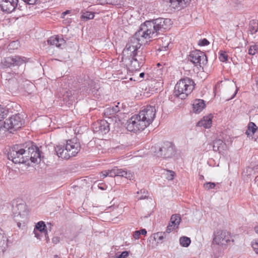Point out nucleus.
I'll return each mask as SVG.
<instances>
[{
    "label": "nucleus",
    "instance_id": "f257e3e1",
    "mask_svg": "<svg viewBox=\"0 0 258 258\" xmlns=\"http://www.w3.org/2000/svg\"><path fill=\"white\" fill-rule=\"evenodd\" d=\"M171 25L169 19L159 18L146 21L141 24L139 30L132 36L123 50V55H129L131 52L140 49L145 39L157 36L169 29Z\"/></svg>",
    "mask_w": 258,
    "mask_h": 258
},
{
    "label": "nucleus",
    "instance_id": "f03ea898",
    "mask_svg": "<svg viewBox=\"0 0 258 258\" xmlns=\"http://www.w3.org/2000/svg\"><path fill=\"white\" fill-rule=\"evenodd\" d=\"M8 157L15 164L25 163L29 160L35 163L41 160L38 148L31 143L14 145L10 149Z\"/></svg>",
    "mask_w": 258,
    "mask_h": 258
},
{
    "label": "nucleus",
    "instance_id": "7ed1b4c3",
    "mask_svg": "<svg viewBox=\"0 0 258 258\" xmlns=\"http://www.w3.org/2000/svg\"><path fill=\"white\" fill-rule=\"evenodd\" d=\"M157 108L155 105H147L137 114L132 116L127 121L126 129L137 133L144 130L154 120Z\"/></svg>",
    "mask_w": 258,
    "mask_h": 258
},
{
    "label": "nucleus",
    "instance_id": "20e7f679",
    "mask_svg": "<svg viewBox=\"0 0 258 258\" xmlns=\"http://www.w3.org/2000/svg\"><path fill=\"white\" fill-rule=\"evenodd\" d=\"M81 146L76 139L69 140L65 145H58L55 147L56 154L59 158L68 159L75 156L80 151Z\"/></svg>",
    "mask_w": 258,
    "mask_h": 258
},
{
    "label": "nucleus",
    "instance_id": "39448f33",
    "mask_svg": "<svg viewBox=\"0 0 258 258\" xmlns=\"http://www.w3.org/2000/svg\"><path fill=\"white\" fill-rule=\"evenodd\" d=\"M195 85V82L189 78L180 79L175 86L173 95L179 99H184L192 92Z\"/></svg>",
    "mask_w": 258,
    "mask_h": 258
},
{
    "label": "nucleus",
    "instance_id": "423d86ee",
    "mask_svg": "<svg viewBox=\"0 0 258 258\" xmlns=\"http://www.w3.org/2000/svg\"><path fill=\"white\" fill-rule=\"evenodd\" d=\"M23 120L19 114L11 116L4 121V127L7 130H17L21 127Z\"/></svg>",
    "mask_w": 258,
    "mask_h": 258
},
{
    "label": "nucleus",
    "instance_id": "0eeeda50",
    "mask_svg": "<svg viewBox=\"0 0 258 258\" xmlns=\"http://www.w3.org/2000/svg\"><path fill=\"white\" fill-rule=\"evenodd\" d=\"M188 60L196 67H202L207 63V58L205 53L200 50H195L191 51L188 56Z\"/></svg>",
    "mask_w": 258,
    "mask_h": 258
},
{
    "label": "nucleus",
    "instance_id": "6e6552de",
    "mask_svg": "<svg viewBox=\"0 0 258 258\" xmlns=\"http://www.w3.org/2000/svg\"><path fill=\"white\" fill-rule=\"evenodd\" d=\"M13 212L14 215L15 220L17 222V225L20 227L21 222L24 223L26 219L27 212L25 205L20 204L14 207Z\"/></svg>",
    "mask_w": 258,
    "mask_h": 258
},
{
    "label": "nucleus",
    "instance_id": "1a4fd4ad",
    "mask_svg": "<svg viewBox=\"0 0 258 258\" xmlns=\"http://www.w3.org/2000/svg\"><path fill=\"white\" fill-rule=\"evenodd\" d=\"M175 152L174 145L170 142H166L162 147H158V151H155V155L157 157L169 158L174 155Z\"/></svg>",
    "mask_w": 258,
    "mask_h": 258
},
{
    "label": "nucleus",
    "instance_id": "9d476101",
    "mask_svg": "<svg viewBox=\"0 0 258 258\" xmlns=\"http://www.w3.org/2000/svg\"><path fill=\"white\" fill-rule=\"evenodd\" d=\"M232 241L231 237L229 233L226 231L218 230L214 233V237L213 242L218 245H225Z\"/></svg>",
    "mask_w": 258,
    "mask_h": 258
},
{
    "label": "nucleus",
    "instance_id": "9b49d317",
    "mask_svg": "<svg viewBox=\"0 0 258 258\" xmlns=\"http://www.w3.org/2000/svg\"><path fill=\"white\" fill-rule=\"evenodd\" d=\"M94 132L98 134H106L109 130V124L105 120H101L94 123L92 125Z\"/></svg>",
    "mask_w": 258,
    "mask_h": 258
},
{
    "label": "nucleus",
    "instance_id": "f8f14e48",
    "mask_svg": "<svg viewBox=\"0 0 258 258\" xmlns=\"http://www.w3.org/2000/svg\"><path fill=\"white\" fill-rule=\"evenodd\" d=\"M27 58L25 57L15 56L6 58L4 60V64L8 68L15 66H21L26 62Z\"/></svg>",
    "mask_w": 258,
    "mask_h": 258
},
{
    "label": "nucleus",
    "instance_id": "ddd939ff",
    "mask_svg": "<svg viewBox=\"0 0 258 258\" xmlns=\"http://www.w3.org/2000/svg\"><path fill=\"white\" fill-rule=\"evenodd\" d=\"M122 60L125 63L130 71H139L143 64H141L140 63L130 56L129 55H123Z\"/></svg>",
    "mask_w": 258,
    "mask_h": 258
},
{
    "label": "nucleus",
    "instance_id": "4468645a",
    "mask_svg": "<svg viewBox=\"0 0 258 258\" xmlns=\"http://www.w3.org/2000/svg\"><path fill=\"white\" fill-rule=\"evenodd\" d=\"M18 0H0V7L3 12H12L17 7Z\"/></svg>",
    "mask_w": 258,
    "mask_h": 258
},
{
    "label": "nucleus",
    "instance_id": "2eb2a0df",
    "mask_svg": "<svg viewBox=\"0 0 258 258\" xmlns=\"http://www.w3.org/2000/svg\"><path fill=\"white\" fill-rule=\"evenodd\" d=\"M181 219L180 215H172L171 217L170 222L167 227L166 232L169 233L171 231L177 228L181 222Z\"/></svg>",
    "mask_w": 258,
    "mask_h": 258
},
{
    "label": "nucleus",
    "instance_id": "dca6fc26",
    "mask_svg": "<svg viewBox=\"0 0 258 258\" xmlns=\"http://www.w3.org/2000/svg\"><path fill=\"white\" fill-rule=\"evenodd\" d=\"M169 6L174 9H180L184 8L190 0H165Z\"/></svg>",
    "mask_w": 258,
    "mask_h": 258
},
{
    "label": "nucleus",
    "instance_id": "f3484780",
    "mask_svg": "<svg viewBox=\"0 0 258 258\" xmlns=\"http://www.w3.org/2000/svg\"><path fill=\"white\" fill-rule=\"evenodd\" d=\"M48 44L51 45H55L57 47H61L66 43L65 40L62 36L55 35L50 37L47 40Z\"/></svg>",
    "mask_w": 258,
    "mask_h": 258
},
{
    "label": "nucleus",
    "instance_id": "a211bd4d",
    "mask_svg": "<svg viewBox=\"0 0 258 258\" xmlns=\"http://www.w3.org/2000/svg\"><path fill=\"white\" fill-rule=\"evenodd\" d=\"M129 56L136 60L137 59V61H138L141 64H144L145 62L146 56L141 50H138L131 52V53H129Z\"/></svg>",
    "mask_w": 258,
    "mask_h": 258
},
{
    "label": "nucleus",
    "instance_id": "6ab92c4d",
    "mask_svg": "<svg viewBox=\"0 0 258 258\" xmlns=\"http://www.w3.org/2000/svg\"><path fill=\"white\" fill-rule=\"evenodd\" d=\"M213 148L214 151H218L220 153H223L227 148V146L222 140L218 139L213 142Z\"/></svg>",
    "mask_w": 258,
    "mask_h": 258
},
{
    "label": "nucleus",
    "instance_id": "aec40b11",
    "mask_svg": "<svg viewBox=\"0 0 258 258\" xmlns=\"http://www.w3.org/2000/svg\"><path fill=\"white\" fill-rule=\"evenodd\" d=\"M212 118L213 116L211 114L204 116L197 123V125L198 126H203L206 128H208L211 126Z\"/></svg>",
    "mask_w": 258,
    "mask_h": 258
},
{
    "label": "nucleus",
    "instance_id": "412c9836",
    "mask_svg": "<svg viewBox=\"0 0 258 258\" xmlns=\"http://www.w3.org/2000/svg\"><path fill=\"white\" fill-rule=\"evenodd\" d=\"M8 239L4 231L0 228V252L4 253L8 247Z\"/></svg>",
    "mask_w": 258,
    "mask_h": 258
},
{
    "label": "nucleus",
    "instance_id": "4be33fe9",
    "mask_svg": "<svg viewBox=\"0 0 258 258\" xmlns=\"http://www.w3.org/2000/svg\"><path fill=\"white\" fill-rule=\"evenodd\" d=\"M205 101L202 99H196L192 104L193 112L198 113L202 111L205 108Z\"/></svg>",
    "mask_w": 258,
    "mask_h": 258
},
{
    "label": "nucleus",
    "instance_id": "5701e85b",
    "mask_svg": "<svg viewBox=\"0 0 258 258\" xmlns=\"http://www.w3.org/2000/svg\"><path fill=\"white\" fill-rule=\"evenodd\" d=\"M119 103L118 102L117 104H114L112 106L106 108L104 110V115L106 116H108L111 115H114L120 111V107L119 106Z\"/></svg>",
    "mask_w": 258,
    "mask_h": 258
},
{
    "label": "nucleus",
    "instance_id": "b1692460",
    "mask_svg": "<svg viewBox=\"0 0 258 258\" xmlns=\"http://www.w3.org/2000/svg\"><path fill=\"white\" fill-rule=\"evenodd\" d=\"M63 100L67 105H72L75 101V97L71 91H67L63 95Z\"/></svg>",
    "mask_w": 258,
    "mask_h": 258
},
{
    "label": "nucleus",
    "instance_id": "393cba45",
    "mask_svg": "<svg viewBox=\"0 0 258 258\" xmlns=\"http://www.w3.org/2000/svg\"><path fill=\"white\" fill-rule=\"evenodd\" d=\"M45 228L46 225L44 222L43 221H39L36 225L34 229H37V231H39V232H40L41 233H44L46 239H48L47 232L45 229Z\"/></svg>",
    "mask_w": 258,
    "mask_h": 258
},
{
    "label": "nucleus",
    "instance_id": "a878e982",
    "mask_svg": "<svg viewBox=\"0 0 258 258\" xmlns=\"http://www.w3.org/2000/svg\"><path fill=\"white\" fill-rule=\"evenodd\" d=\"M117 176H121L126 178L128 179H131L133 177L132 173L122 169H119L117 168L116 170Z\"/></svg>",
    "mask_w": 258,
    "mask_h": 258
},
{
    "label": "nucleus",
    "instance_id": "bb28decb",
    "mask_svg": "<svg viewBox=\"0 0 258 258\" xmlns=\"http://www.w3.org/2000/svg\"><path fill=\"white\" fill-rule=\"evenodd\" d=\"M89 88L86 90L87 93H93L94 94L96 93L98 91L99 86L94 81H91L88 84Z\"/></svg>",
    "mask_w": 258,
    "mask_h": 258
},
{
    "label": "nucleus",
    "instance_id": "cd10ccee",
    "mask_svg": "<svg viewBox=\"0 0 258 258\" xmlns=\"http://www.w3.org/2000/svg\"><path fill=\"white\" fill-rule=\"evenodd\" d=\"M257 127L254 123L250 122L248 124V129L246 131L245 134L248 136H252L255 133Z\"/></svg>",
    "mask_w": 258,
    "mask_h": 258
},
{
    "label": "nucleus",
    "instance_id": "c85d7f7f",
    "mask_svg": "<svg viewBox=\"0 0 258 258\" xmlns=\"http://www.w3.org/2000/svg\"><path fill=\"white\" fill-rule=\"evenodd\" d=\"M190 243V239L188 237L183 236L179 238V243L183 247H188Z\"/></svg>",
    "mask_w": 258,
    "mask_h": 258
},
{
    "label": "nucleus",
    "instance_id": "c756f323",
    "mask_svg": "<svg viewBox=\"0 0 258 258\" xmlns=\"http://www.w3.org/2000/svg\"><path fill=\"white\" fill-rule=\"evenodd\" d=\"M94 17V13L90 12H83L81 18L82 20L87 21L93 19Z\"/></svg>",
    "mask_w": 258,
    "mask_h": 258
},
{
    "label": "nucleus",
    "instance_id": "7c9ffc66",
    "mask_svg": "<svg viewBox=\"0 0 258 258\" xmlns=\"http://www.w3.org/2000/svg\"><path fill=\"white\" fill-rule=\"evenodd\" d=\"M162 174L168 180H172L174 179L175 172L172 170H164Z\"/></svg>",
    "mask_w": 258,
    "mask_h": 258
},
{
    "label": "nucleus",
    "instance_id": "2f4dec72",
    "mask_svg": "<svg viewBox=\"0 0 258 258\" xmlns=\"http://www.w3.org/2000/svg\"><path fill=\"white\" fill-rule=\"evenodd\" d=\"M228 56L226 52L221 50L219 52V59L221 61L226 62L228 60Z\"/></svg>",
    "mask_w": 258,
    "mask_h": 258
},
{
    "label": "nucleus",
    "instance_id": "473e14b6",
    "mask_svg": "<svg viewBox=\"0 0 258 258\" xmlns=\"http://www.w3.org/2000/svg\"><path fill=\"white\" fill-rule=\"evenodd\" d=\"M258 51V45L254 44L251 45L248 49V54L251 55L255 54Z\"/></svg>",
    "mask_w": 258,
    "mask_h": 258
},
{
    "label": "nucleus",
    "instance_id": "72a5a7b5",
    "mask_svg": "<svg viewBox=\"0 0 258 258\" xmlns=\"http://www.w3.org/2000/svg\"><path fill=\"white\" fill-rule=\"evenodd\" d=\"M256 171H253V168L250 167H247L244 169L242 174L246 176H250L252 174L255 173Z\"/></svg>",
    "mask_w": 258,
    "mask_h": 258
},
{
    "label": "nucleus",
    "instance_id": "f704fd0d",
    "mask_svg": "<svg viewBox=\"0 0 258 258\" xmlns=\"http://www.w3.org/2000/svg\"><path fill=\"white\" fill-rule=\"evenodd\" d=\"M165 234V232H157L156 233H155L154 234V238L155 240L157 239L158 240V243L163 239L164 238V235Z\"/></svg>",
    "mask_w": 258,
    "mask_h": 258
},
{
    "label": "nucleus",
    "instance_id": "c9c22d12",
    "mask_svg": "<svg viewBox=\"0 0 258 258\" xmlns=\"http://www.w3.org/2000/svg\"><path fill=\"white\" fill-rule=\"evenodd\" d=\"M137 194H144L142 196H141V197H139L138 198V200H144V199H146L148 197V196H147L148 192L145 189H141L140 191H137Z\"/></svg>",
    "mask_w": 258,
    "mask_h": 258
},
{
    "label": "nucleus",
    "instance_id": "e433bc0d",
    "mask_svg": "<svg viewBox=\"0 0 258 258\" xmlns=\"http://www.w3.org/2000/svg\"><path fill=\"white\" fill-rule=\"evenodd\" d=\"M215 183L214 182H208L204 184V187L205 189L209 190L213 189L215 187Z\"/></svg>",
    "mask_w": 258,
    "mask_h": 258
},
{
    "label": "nucleus",
    "instance_id": "4c0bfd02",
    "mask_svg": "<svg viewBox=\"0 0 258 258\" xmlns=\"http://www.w3.org/2000/svg\"><path fill=\"white\" fill-rule=\"evenodd\" d=\"M19 46V43L18 41H13L9 45V49H17Z\"/></svg>",
    "mask_w": 258,
    "mask_h": 258
},
{
    "label": "nucleus",
    "instance_id": "58836bf2",
    "mask_svg": "<svg viewBox=\"0 0 258 258\" xmlns=\"http://www.w3.org/2000/svg\"><path fill=\"white\" fill-rule=\"evenodd\" d=\"M251 246L254 251L258 254V239L254 240L251 242Z\"/></svg>",
    "mask_w": 258,
    "mask_h": 258
},
{
    "label": "nucleus",
    "instance_id": "ea45409f",
    "mask_svg": "<svg viewBox=\"0 0 258 258\" xmlns=\"http://www.w3.org/2000/svg\"><path fill=\"white\" fill-rule=\"evenodd\" d=\"M116 170H117V168H114L110 170H107L108 176L112 177L117 176V173H116L117 171Z\"/></svg>",
    "mask_w": 258,
    "mask_h": 258
},
{
    "label": "nucleus",
    "instance_id": "a19ab883",
    "mask_svg": "<svg viewBox=\"0 0 258 258\" xmlns=\"http://www.w3.org/2000/svg\"><path fill=\"white\" fill-rule=\"evenodd\" d=\"M7 114V111L4 108L0 106V121L4 118L5 115Z\"/></svg>",
    "mask_w": 258,
    "mask_h": 258
},
{
    "label": "nucleus",
    "instance_id": "79ce46f5",
    "mask_svg": "<svg viewBox=\"0 0 258 258\" xmlns=\"http://www.w3.org/2000/svg\"><path fill=\"white\" fill-rule=\"evenodd\" d=\"M209 43L208 40L206 38L200 40L198 42V44L200 46H206L209 45Z\"/></svg>",
    "mask_w": 258,
    "mask_h": 258
},
{
    "label": "nucleus",
    "instance_id": "37998d69",
    "mask_svg": "<svg viewBox=\"0 0 258 258\" xmlns=\"http://www.w3.org/2000/svg\"><path fill=\"white\" fill-rule=\"evenodd\" d=\"M116 255V257L117 258H126L129 255V252L127 251H124L119 254L117 253Z\"/></svg>",
    "mask_w": 258,
    "mask_h": 258
},
{
    "label": "nucleus",
    "instance_id": "c03bdc74",
    "mask_svg": "<svg viewBox=\"0 0 258 258\" xmlns=\"http://www.w3.org/2000/svg\"><path fill=\"white\" fill-rule=\"evenodd\" d=\"M140 235L141 231L140 230H137L134 232L133 237L135 239H138L140 238Z\"/></svg>",
    "mask_w": 258,
    "mask_h": 258
},
{
    "label": "nucleus",
    "instance_id": "a18cd8bd",
    "mask_svg": "<svg viewBox=\"0 0 258 258\" xmlns=\"http://www.w3.org/2000/svg\"><path fill=\"white\" fill-rule=\"evenodd\" d=\"M33 233L35 234V236L39 239H41V235L40 233H41L40 232H39V231H37V229H34Z\"/></svg>",
    "mask_w": 258,
    "mask_h": 258
},
{
    "label": "nucleus",
    "instance_id": "49530a36",
    "mask_svg": "<svg viewBox=\"0 0 258 258\" xmlns=\"http://www.w3.org/2000/svg\"><path fill=\"white\" fill-rule=\"evenodd\" d=\"M22 1H24L25 3H26L27 4L34 5V4H36V3L38 0H22Z\"/></svg>",
    "mask_w": 258,
    "mask_h": 258
},
{
    "label": "nucleus",
    "instance_id": "de8ad7c7",
    "mask_svg": "<svg viewBox=\"0 0 258 258\" xmlns=\"http://www.w3.org/2000/svg\"><path fill=\"white\" fill-rule=\"evenodd\" d=\"M258 30V26L257 25L256 26L250 27L249 31L251 32V34L257 32Z\"/></svg>",
    "mask_w": 258,
    "mask_h": 258
},
{
    "label": "nucleus",
    "instance_id": "09e8293b",
    "mask_svg": "<svg viewBox=\"0 0 258 258\" xmlns=\"http://www.w3.org/2000/svg\"><path fill=\"white\" fill-rule=\"evenodd\" d=\"M107 176H108V174L107 171H104L101 172L100 175V177L102 178H104Z\"/></svg>",
    "mask_w": 258,
    "mask_h": 258
},
{
    "label": "nucleus",
    "instance_id": "8fccbe9b",
    "mask_svg": "<svg viewBox=\"0 0 258 258\" xmlns=\"http://www.w3.org/2000/svg\"><path fill=\"white\" fill-rule=\"evenodd\" d=\"M59 237H54L52 238V242L54 244H57V243H58L59 242Z\"/></svg>",
    "mask_w": 258,
    "mask_h": 258
},
{
    "label": "nucleus",
    "instance_id": "3c124183",
    "mask_svg": "<svg viewBox=\"0 0 258 258\" xmlns=\"http://www.w3.org/2000/svg\"><path fill=\"white\" fill-rule=\"evenodd\" d=\"M140 231H141V234L145 235L147 234V231L145 229H142Z\"/></svg>",
    "mask_w": 258,
    "mask_h": 258
},
{
    "label": "nucleus",
    "instance_id": "603ef678",
    "mask_svg": "<svg viewBox=\"0 0 258 258\" xmlns=\"http://www.w3.org/2000/svg\"><path fill=\"white\" fill-rule=\"evenodd\" d=\"M237 91H238V89H236V90L235 91L234 94H233V95L231 96V97L230 98V99H233L236 95L237 93Z\"/></svg>",
    "mask_w": 258,
    "mask_h": 258
},
{
    "label": "nucleus",
    "instance_id": "864d4df0",
    "mask_svg": "<svg viewBox=\"0 0 258 258\" xmlns=\"http://www.w3.org/2000/svg\"><path fill=\"white\" fill-rule=\"evenodd\" d=\"M255 183L258 186V175L255 178Z\"/></svg>",
    "mask_w": 258,
    "mask_h": 258
},
{
    "label": "nucleus",
    "instance_id": "5fc2aeb1",
    "mask_svg": "<svg viewBox=\"0 0 258 258\" xmlns=\"http://www.w3.org/2000/svg\"><path fill=\"white\" fill-rule=\"evenodd\" d=\"M144 76H145V73H143H143H140V75H139L140 77V78H144Z\"/></svg>",
    "mask_w": 258,
    "mask_h": 258
},
{
    "label": "nucleus",
    "instance_id": "6e6d98bb",
    "mask_svg": "<svg viewBox=\"0 0 258 258\" xmlns=\"http://www.w3.org/2000/svg\"><path fill=\"white\" fill-rule=\"evenodd\" d=\"M63 13L64 14L67 15V14H70L71 13V11L67 10L65 12H63Z\"/></svg>",
    "mask_w": 258,
    "mask_h": 258
},
{
    "label": "nucleus",
    "instance_id": "4d7b16f0",
    "mask_svg": "<svg viewBox=\"0 0 258 258\" xmlns=\"http://www.w3.org/2000/svg\"><path fill=\"white\" fill-rule=\"evenodd\" d=\"M254 230L255 232L258 234V225L254 227Z\"/></svg>",
    "mask_w": 258,
    "mask_h": 258
},
{
    "label": "nucleus",
    "instance_id": "13d9d810",
    "mask_svg": "<svg viewBox=\"0 0 258 258\" xmlns=\"http://www.w3.org/2000/svg\"><path fill=\"white\" fill-rule=\"evenodd\" d=\"M66 15L64 14L63 13H62L61 14V18H64V17Z\"/></svg>",
    "mask_w": 258,
    "mask_h": 258
},
{
    "label": "nucleus",
    "instance_id": "bf43d9fd",
    "mask_svg": "<svg viewBox=\"0 0 258 258\" xmlns=\"http://www.w3.org/2000/svg\"><path fill=\"white\" fill-rule=\"evenodd\" d=\"M99 188L102 189V190H104V188L103 187V186H101L100 185L98 186Z\"/></svg>",
    "mask_w": 258,
    "mask_h": 258
},
{
    "label": "nucleus",
    "instance_id": "052dcab7",
    "mask_svg": "<svg viewBox=\"0 0 258 258\" xmlns=\"http://www.w3.org/2000/svg\"><path fill=\"white\" fill-rule=\"evenodd\" d=\"M53 258H60L57 255H55Z\"/></svg>",
    "mask_w": 258,
    "mask_h": 258
},
{
    "label": "nucleus",
    "instance_id": "680f3d73",
    "mask_svg": "<svg viewBox=\"0 0 258 258\" xmlns=\"http://www.w3.org/2000/svg\"><path fill=\"white\" fill-rule=\"evenodd\" d=\"M256 85H257V89H258V80L256 81Z\"/></svg>",
    "mask_w": 258,
    "mask_h": 258
},
{
    "label": "nucleus",
    "instance_id": "e2e57ef3",
    "mask_svg": "<svg viewBox=\"0 0 258 258\" xmlns=\"http://www.w3.org/2000/svg\"><path fill=\"white\" fill-rule=\"evenodd\" d=\"M166 47H168V45H166V46H164V48H165V49H166Z\"/></svg>",
    "mask_w": 258,
    "mask_h": 258
},
{
    "label": "nucleus",
    "instance_id": "0e129e2a",
    "mask_svg": "<svg viewBox=\"0 0 258 258\" xmlns=\"http://www.w3.org/2000/svg\"><path fill=\"white\" fill-rule=\"evenodd\" d=\"M157 66H158V67H159V66H160V63H158V64H157Z\"/></svg>",
    "mask_w": 258,
    "mask_h": 258
}]
</instances>
